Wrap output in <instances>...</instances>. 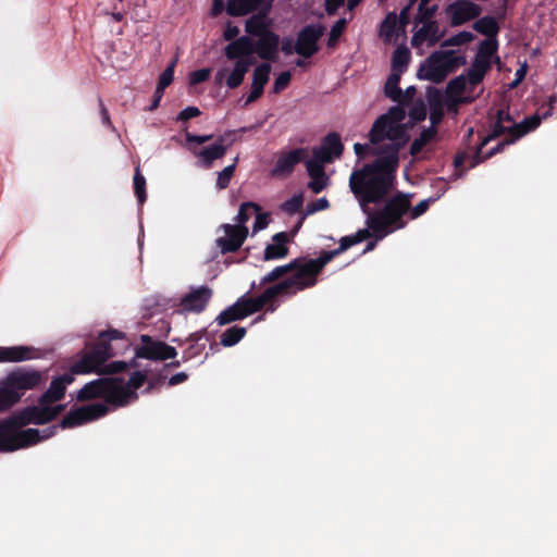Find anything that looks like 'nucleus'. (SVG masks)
I'll return each mask as SVG.
<instances>
[{
  "mask_svg": "<svg viewBox=\"0 0 557 557\" xmlns=\"http://www.w3.org/2000/svg\"><path fill=\"white\" fill-rule=\"evenodd\" d=\"M491 67V61L481 60L474 57L471 66L467 71V79L469 84L472 86L479 85L484 79Z\"/></svg>",
  "mask_w": 557,
  "mask_h": 557,
  "instance_id": "473e14b6",
  "label": "nucleus"
},
{
  "mask_svg": "<svg viewBox=\"0 0 557 557\" xmlns=\"http://www.w3.org/2000/svg\"><path fill=\"white\" fill-rule=\"evenodd\" d=\"M119 381V386L122 389L128 391L131 394L125 397L126 405H128L131 401L136 400L138 398V395L136 391L140 388L144 383L146 382V374L141 371L134 372L128 382L125 384L124 380L122 377H114Z\"/></svg>",
  "mask_w": 557,
  "mask_h": 557,
  "instance_id": "2f4dec72",
  "label": "nucleus"
},
{
  "mask_svg": "<svg viewBox=\"0 0 557 557\" xmlns=\"http://www.w3.org/2000/svg\"><path fill=\"white\" fill-rule=\"evenodd\" d=\"M308 156L306 148H295L289 151L280 153L273 169L271 170V176L273 177H287L289 176L295 166L305 161Z\"/></svg>",
  "mask_w": 557,
  "mask_h": 557,
  "instance_id": "6ab92c4d",
  "label": "nucleus"
},
{
  "mask_svg": "<svg viewBox=\"0 0 557 557\" xmlns=\"http://www.w3.org/2000/svg\"><path fill=\"white\" fill-rule=\"evenodd\" d=\"M410 57V50L407 47H397L392 57V71L403 74L409 64Z\"/></svg>",
  "mask_w": 557,
  "mask_h": 557,
  "instance_id": "e433bc0d",
  "label": "nucleus"
},
{
  "mask_svg": "<svg viewBox=\"0 0 557 557\" xmlns=\"http://www.w3.org/2000/svg\"><path fill=\"white\" fill-rule=\"evenodd\" d=\"M397 24V14L395 12L387 13L380 25V36L384 38L385 41H389L396 35Z\"/></svg>",
  "mask_w": 557,
  "mask_h": 557,
  "instance_id": "ea45409f",
  "label": "nucleus"
},
{
  "mask_svg": "<svg viewBox=\"0 0 557 557\" xmlns=\"http://www.w3.org/2000/svg\"><path fill=\"white\" fill-rule=\"evenodd\" d=\"M438 197H429L426 199L421 200L419 203H417L414 207L410 206V210L408 213L409 219L414 220L424 214L430 206L434 203Z\"/></svg>",
  "mask_w": 557,
  "mask_h": 557,
  "instance_id": "5fc2aeb1",
  "label": "nucleus"
},
{
  "mask_svg": "<svg viewBox=\"0 0 557 557\" xmlns=\"http://www.w3.org/2000/svg\"><path fill=\"white\" fill-rule=\"evenodd\" d=\"M238 34H239V28L235 25H232L231 23H227V25L224 29V33H223V37L225 40L232 42L233 40L237 39Z\"/></svg>",
  "mask_w": 557,
  "mask_h": 557,
  "instance_id": "774afa93",
  "label": "nucleus"
},
{
  "mask_svg": "<svg viewBox=\"0 0 557 557\" xmlns=\"http://www.w3.org/2000/svg\"><path fill=\"white\" fill-rule=\"evenodd\" d=\"M185 138H186V141L188 144L202 145L205 143H208V141L212 140L214 138V135H212V134H209V135H195V134H191L189 132H186L185 133Z\"/></svg>",
  "mask_w": 557,
  "mask_h": 557,
  "instance_id": "0e129e2a",
  "label": "nucleus"
},
{
  "mask_svg": "<svg viewBox=\"0 0 557 557\" xmlns=\"http://www.w3.org/2000/svg\"><path fill=\"white\" fill-rule=\"evenodd\" d=\"M273 244H269L263 253V259L277 260L287 257L289 249L286 244L289 242V236L286 232H280L273 236Z\"/></svg>",
  "mask_w": 557,
  "mask_h": 557,
  "instance_id": "c85d7f7f",
  "label": "nucleus"
},
{
  "mask_svg": "<svg viewBox=\"0 0 557 557\" xmlns=\"http://www.w3.org/2000/svg\"><path fill=\"white\" fill-rule=\"evenodd\" d=\"M228 146L225 135H220L212 145L201 149L190 147L189 150L200 160L205 168L210 169L214 161L222 159L226 154Z\"/></svg>",
  "mask_w": 557,
  "mask_h": 557,
  "instance_id": "4be33fe9",
  "label": "nucleus"
},
{
  "mask_svg": "<svg viewBox=\"0 0 557 557\" xmlns=\"http://www.w3.org/2000/svg\"><path fill=\"white\" fill-rule=\"evenodd\" d=\"M426 99L430 108H443L444 100L442 92L435 87H429L426 90Z\"/></svg>",
  "mask_w": 557,
  "mask_h": 557,
  "instance_id": "13d9d810",
  "label": "nucleus"
},
{
  "mask_svg": "<svg viewBox=\"0 0 557 557\" xmlns=\"http://www.w3.org/2000/svg\"><path fill=\"white\" fill-rule=\"evenodd\" d=\"M498 50V40L497 38H486L480 42L478 52L475 54L476 58L485 61H491L496 55Z\"/></svg>",
  "mask_w": 557,
  "mask_h": 557,
  "instance_id": "79ce46f5",
  "label": "nucleus"
},
{
  "mask_svg": "<svg viewBox=\"0 0 557 557\" xmlns=\"http://www.w3.org/2000/svg\"><path fill=\"white\" fill-rule=\"evenodd\" d=\"M467 81H468L467 76L461 74V75H458V76L454 77L453 79H450L448 82V84L446 86V95L449 98H456V99H454L455 103L468 102L469 101L467 98H465V99H459L458 98L465 91Z\"/></svg>",
  "mask_w": 557,
  "mask_h": 557,
  "instance_id": "c9c22d12",
  "label": "nucleus"
},
{
  "mask_svg": "<svg viewBox=\"0 0 557 557\" xmlns=\"http://www.w3.org/2000/svg\"><path fill=\"white\" fill-rule=\"evenodd\" d=\"M371 236L369 227L359 230L354 235L344 236L339 239V246L336 249L324 250L315 259L298 257L286 264L275 267L260 280V285L271 284L288 274L299 293L312 288L318 284L319 275L329 262Z\"/></svg>",
  "mask_w": 557,
  "mask_h": 557,
  "instance_id": "f03ea898",
  "label": "nucleus"
},
{
  "mask_svg": "<svg viewBox=\"0 0 557 557\" xmlns=\"http://www.w3.org/2000/svg\"><path fill=\"white\" fill-rule=\"evenodd\" d=\"M430 110L431 127H436L444 117V108H430Z\"/></svg>",
  "mask_w": 557,
  "mask_h": 557,
  "instance_id": "338daca9",
  "label": "nucleus"
},
{
  "mask_svg": "<svg viewBox=\"0 0 557 557\" xmlns=\"http://www.w3.org/2000/svg\"><path fill=\"white\" fill-rule=\"evenodd\" d=\"M436 127L424 128L418 138H416L411 145L409 152L412 157L418 156L422 149L436 136Z\"/></svg>",
  "mask_w": 557,
  "mask_h": 557,
  "instance_id": "4c0bfd02",
  "label": "nucleus"
},
{
  "mask_svg": "<svg viewBox=\"0 0 557 557\" xmlns=\"http://www.w3.org/2000/svg\"><path fill=\"white\" fill-rule=\"evenodd\" d=\"M213 292L208 286H199L187 293L180 302L183 312L200 313L208 306Z\"/></svg>",
  "mask_w": 557,
  "mask_h": 557,
  "instance_id": "412c9836",
  "label": "nucleus"
},
{
  "mask_svg": "<svg viewBox=\"0 0 557 557\" xmlns=\"http://www.w3.org/2000/svg\"><path fill=\"white\" fill-rule=\"evenodd\" d=\"M176 61H172L166 69L161 73L157 88L158 92H164V89L171 85L174 78V69H175Z\"/></svg>",
  "mask_w": 557,
  "mask_h": 557,
  "instance_id": "864d4df0",
  "label": "nucleus"
},
{
  "mask_svg": "<svg viewBox=\"0 0 557 557\" xmlns=\"http://www.w3.org/2000/svg\"><path fill=\"white\" fill-rule=\"evenodd\" d=\"M473 29L487 38H497L499 25L492 16H483L474 22Z\"/></svg>",
  "mask_w": 557,
  "mask_h": 557,
  "instance_id": "f704fd0d",
  "label": "nucleus"
},
{
  "mask_svg": "<svg viewBox=\"0 0 557 557\" xmlns=\"http://www.w3.org/2000/svg\"><path fill=\"white\" fill-rule=\"evenodd\" d=\"M20 401L17 395L12 391L5 377L0 380V412H7Z\"/></svg>",
  "mask_w": 557,
  "mask_h": 557,
  "instance_id": "72a5a7b5",
  "label": "nucleus"
},
{
  "mask_svg": "<svg viewBox=\"0 0 557 557\" xmlns=\"http://www.w3.org/2000/svg\"><path fill=\"white\" fill-rule=\"evenodd\" d=\"M247 73V67L243 63H235L234 69L228 75L226 79V86L231 89H235L242 85L244 82L245 75Z\"/></svg>",
  "mask_w": 557,
  "mask_h": 557,
  "instance_id": "49530a36",
  "label": "nucleus"
},
{
  "mask_svg": "<svg viewBox=\"0 0 557 557\" xmlns=\"http://www.w3.org/2000/svg\"><path fill=\"white\" fill-rule=\"evenodd\" d=\"M423 26L419 28L412 36L411 45L417 47L424 41L429 42V46L436 45L443 34L440 33V25L436 21L421 22Z\"/></svg>",
  "mask_w": 557,
  "mask_h": 557,
  "instance_id": "cd10ccee",
  "label": "nucleus"
},
{
  "mask_svg": "<svg viewBox=\"0 0 557 557\" xmlns=\"http://www.w3.org/2000/svg\"><path fill=\"white\" fill-rule=\"evenodd\" d=\"M500 123L503 127L506 129H511V126H518L524 123V120L520 123H517L513 117L510 115L509 108L498 109L496 112L495 121L492 124Z\"/></svg>",
  "mask_w": 557,
  "mask_h": 557,
  "instance_id": "8fccbe9b",
  "label": "nucleus"
},
{
  "mask_svg": "<svg viewBox=\"0 0 557 557\" xmlns=\"http://www.w3.org/2000/svg\"><path fill=\"white\" fill-rule=\"evenodd\" d=\"M108 412L109 407L104 404H89L73 408L62 418L60 428L72 429L104 417Z\"/></svg>",
  "mask_w": 557,
  "mask_h": 557,
  "instance_id": "ddd939ff",
  "label": "nucleus"
},
{
  "mask_svg": "<svg viewBox=\"0 0 557 557\" xmlns=\"http://www.w3.org/2000/svg\"><path fill=\"white\" fill-rule=\"evenodd\" d=\"M292 73L289 71L282 72L275 79L273 84V92L280 94L284 89H286L290 83Z\"/></svg>",
  "mask_w": 557,
  "mask_h": 557,
  "instance_id": "bf43d9fd",
  "label": "nucleus"
},
{
  "mask_svg": "<svg viewBox=\"0 0 557 557\" xmlns=\"http://www.w3.org/2000/svg\"><path fill=\"white\" fill-rule=\"evenodd\" d=\"M313 158L306 161V168L310 177L324 176V164L330 163L326 158H322L315 152H312Z\"/></svg>",
  "mask_w": 557,
  "mask_h": 557,
  "instance_id": "37998d69",
  "label": "nucleus"
},
{
  "mask_svg": "<svg viewBox=\"0 0 557 557\" xmlns=\"http://www.w3.org/2000/svg\"><path fill=\"white\" fill-rule=\"evenodd\" d=\"M541 122L542 117L539 114H534L525 117L523 124L511 126V129H505L499 122L491 124V133L475 148L471 156L469 168H475L481 162L503 152L507 146L515 144L529 133L535 131L541 125Z\"/></svg>",
  "mask_w": 557,
  "mask_h": 557,
  "instance_id": "423d86ee",
  "label": "nucleus"
},
{
  "mask_svg": "<svg viewBox=\"0 0 557 557\" xmlns=\"http://www.w3.org/2000/svg\"><path fill=\"white\" fill-rule=\"evenodd\" d=\"M210 69H200L191 72L189 75V84L195 86L208 81L210 77Z\"/></svg>",
  "mask_w": 557,
  "mask_h": 557,
  "instance_id": "680f3d73",
  "label": "nucleus"
},
{
  "mask_svg": "<svg viewBox=\"0 0 557 557\" xmlns=\"http://www.w3.org/2000/svg\"><path fill=\"white\" fill-rule=\"evenodd\" d=\"M113 341H122L125 347L128 346L123 332L114 329L103 331L94 343L87 344L85 349L77 356V359L72 362V373L116 374L137 367L135 362L129 364L125 361H113L106 364L110 358L116 355L111 344Z\"/></svg>",
  "mask_w": 557,
  "mask_h": 557,
  "instance_id": "7ed1b4c3",
  "label": "nucleus"
},
{
  "mask_svg": "<svg viewBox=\"0 0 557 557\" xmlns=\"http://www.w3.org/2000/svg\"><path fill=\"white\" fill-rule=\"evenodd\" d=\"M51 422L48 414V405L27 406L7 418V425L24 428L28 424L44 425Z\"/></svg>",
  "mask_w": 557,
  "mask_h": 557,
  "instance_id": "dca6fc26",
  "label": "nucleus"
},
{
  "mask_svg": "<svg viewBox=\"0 0 557 557\" xmlns=\"http://www.w3.org/2000/svg\"><path fill=\"white\" fill-rule=\"evenodd\" d=\"M403 146L398 141L382 146L372 163L364 164L350 174V190L364 214L372 209L371 205L381 203L395 189L399 150Z\"/></svg>",
  "mask_w": 557,
  "mask_h": 557,
  "instance_id": "f257e3e1",
  "label": "nucleus"
},
{
  "mask_svg": "<svg viewBox=\"0 0 557 557\" xmlns=\"http://www.w3.org/2000/svg\"><path fill=\"white\" fill-rule=\"evenodd\" d=\"M382 202L381 209L372 208L366 213V224L377 240L406 227L410 210V195L397 191L387 196Z\"/></svg>",
  "mask_w": 557,
  "mask_h": 557,
  "instance_id": "39448f33",
  "label": "nucleus"
},
{
  "mask_svg": "<svg viewBox=\"0 0 557 557\" xmlns=\"http://www.w3.org/2000/svg\"><path fill=\"white\" fill-rule=\"evenodd\" d=\"M108 412L109 407L104 404H89L73 408L62 418L60 428L72 429L104 417Z\"/></svg>",
  "mask_w": 557,
  "mask_h": 557,
  "instance_id": "f8f14e48",
  "label": "nucleus"
},
{
  "mask_svg": "<svg viewBox=\"0 0 557 557\" xmlns=\"http://www.w3.org/2000/svg\"><path fill=\"white\" fill-rule=\"evenodd\" d=\"M347 26L346 18H339L331 28L327 39V47L334 48Z\"/></svg>",
  "mask_w": 557,
  "mask_h": 557,
  "instance_id": "603ef678",
  "label": "nucleus"
},
{
  "mask_svg": "<svg viewBox=\"0 0 557 557\" xmlns=\"http://www.w3.org/2000/svg\"><path fill=\"white\" fill-rule=\"evenodd\" d=\"M438 7L436 4L428 5L422 4V2L419 3L418 12L414 17L416 24H420L421 22H429L433 21V16L435 15Z\"/></svg>",
  "mask_w": 557,
  "mask_h": 557,
  "instance_id": "3c124183",
  "label": "nucleus"
},
{
  "mask_svg": "<svg viewBox=\"0 0 557 557\" xmlns=\"http://www.w3.org/2000/svg\"><path fill=\"white\" fill-rule=\"evenodd\" d=\"M260 211L261 207L258 203L251 201L243 202L235 218V221L237 222L236 225H245V223L249 221L252 213H258Z\"/></svg>",
  "mask_w": 557,
  "mask_h": 557,
  "instance_id": "c03bdc74",
  "label": "nucleus"
},
{
  "mask_svg": "<svg viewBox=\"0 0 557 557\" xmlns=\"http://www.w3.org/2000/svg\"><path fill=\"white\" fill-rule=\"evenodd\" d=\"M201 112L197 107L189 106L178 113L177 121L185 122L193 117L199 116Z\"/></svg>",
  "mask_w": 557,
  "mask_h": 557,
  "instance_id": "69168bd1",
  "label": "nucleus"
},
{
  "mask_svg": "<svg viewBox=\"0 0 557 557\" xmlns=\"http://www.w3.org/2000/svg\"><path fill=\"white\" fill-rule=\"evenodd\" d=\"M245 335H246V329L243 326L235 325V326L226 329L222 333V335L220 337V343L224 347H232V346L236 345L237 343H239L244 338Z\"/></svg>",
  "mask_w": 557,
  "mask_h": 557,
  "instance_id": "58836bf2",
  "label": "nucleus"
},
{
  "mask_svg": "<svg viewBox=\"0 0 557 557\" xmlns=\"http://www.w3.org/2000/svg\"><path fill=\"white\" fill-rule=\"evenodd\" d=\"M302 203H304L302 195L301 194L294 195L292 198H289L282 205V209L289 214H295L298 211H300Z\"/></svg>",
  "mask_w": 557,
  "mask_h": 557,
  "instance_id": "4d7b16f0",
  "label": "nucleus"
},
{
  "mask_svg": "<svg viewBox=\"0 0 557 557\" xmlns=\"http://www.w3.org/2000/svg\"><path fill=\"white\" fill-rule=\"evenodd\" d=\"M466 63V57L457 54L455 50L434 51L421 63L417 76L440 84Z\"/></svg>",
  "mask_w": 557,
  "mask_h": 557,
  "instance_id": "6e6552de",
  "label": "nucleus"
},
{
  "mask_svg": "<svg viewBox=\"0 0 557 557\" xmlns=\"http://www.w3.org/2000/svg\"><path fill=\"white\" fill-rule=\"evenodd\" d=\"M275 284L267 287L257 297L242 296L235 304L224 309L218 317L216 322L219 325H226L232 322L243 320L246 317L261 311L265 306L268 310L273 312L277 309L275 300L278 297H294L299 292L294 285L290 277L287 275L274 282Z\"/></svg>",
  "mask_w": 557,
  "mask_h": 557,
  "instance_id": "20e7f679",
  "label": "nucleus"
},
{
  "mask_svg": "<svg viewBox=\"0 0 557 557\" xmlns=\"http://www.w3.org/2000/svg\"><path fill=\"white\" fill-rule=\"evenodd\" d=\"M253 39L250 36H242L224 48V54L227 60H238L248 54H253Z\"/></svg>",
  "mask_w": 557,
  "mask_h": 557,
  "instance_id": "c756f323",
  "label": "nucleus"
},
{
  "mask_svg": "<svg viewBox=\"0 0 557 557\" xmlns=\"http://www.w3.org/2000/svg\"><path fill=\"white\" fill-rule=\"evenodd\" d=\"M264 0H227L226 12L231 16H244L261 9Z\"/></svg>",
  "mask_w": 557,
  "mask_h": 557,
  "instance_id": "7c9ffc66",
  "label": "nucleus"
},
{
  "mask_svg": "<svg viewBox=\"0 0 557 557\" xmlns=\"http://www.w3.org/2000/svg\"><path fill=\"white\" fill-rule=\"evenodd\" d=\"M74 374L70 369V373H63L62 375L53 377L50 382L49 387L38 397L37 404L39 405H52L64 398L67 385L74 381Z\"/></svg>",
  "mask_w": 557,
  "mask_h": 557,
  "instance_id": "aec40b11",
  "label": "nucleus"
},
{
  "mask_svg": "<svg viewBox=\"0 0 557 557\" xmlns=\"http://www.w3.org/2000/svg\"><path fill=\"white\" fill-rule=\"evenodd\" d=\"M330 207V202L325 197L319 198L317 200H313L309 202L306 207V213L307 214H313L318 211L325 210Z\"/></svg>",
  "mask_w": 557,
  "mask_h": 557,
  "instance_id": "052dcab7",
  "label": "nucleus"
},
{
  "mask_svg": "<svg viewBox=\"0 0 557 557\" xmlns=\"http://www.w3.org/2000/svg\"><path fill=\"white\" fill-rule=\"evenodd\" d=\"M426 113L428 112L424 102L419 99L410 107L408 115L412 122L418 123L425 120Z\"/></svg>",
  "mask_w": 557,
  "mask_h": 557,
  "instance_id": "6e6d98bb",
  "label": "nucleus"
},
{
  "mask_svg": "<svg viewBox=\"0 0 557 557\" xmlns=\"http://www.w3.org/2000/svg\"><path fill=\"white\" fill-rule=\"evenodd\" d=\"M131 393L119 386L114 377H100L86 383L76 395L78 401H87L96 398L104 399V405L113 407L126 406L125 397Z\"/></svg>",
  "mask_w": 557,
  "mask_h": 557,
  "instance_id": "9d476101",
  "label": "nucleus"
},
{
  "mask_svg": "<svg viewBox=\"0 0 557 557\" xmlns=\"http://www.w3.org/2000/svg\"><path fill=\"white\" fill-rule=\"evenodd\" d=\"M325 27L321 24H309L304 26L298 33L295 44V52L309 59L319 51V40L323 36Z\"/></svg>",
  "mask_w": 557,
  "mask_h": 557,
  "instance_id": "2eb2a0df",
  "label": "nucleus"
},
{
  "mask_svg": "<svg viewBox=\"0 0 557 557\" xmlns=\"http://www.w3.org/2000/svg\"><path fill=\"white\" fill-rule=\"evenodd\" d=\"M10 387L17 395L21 401L23 396L30 391L44 388L48 382V369H38L34 367H16L4 376Z\"/></svg>",
  "mask_w": 557,
  "mask_h": 557,
  "instance_id": "9b49d317",
  "label": "nucleus"
},
{
  "mask_svg": "<svg viewBox=\"0 0 557 557\" xmlns=\"http://www.w3.org/2000/svg\"><path fill=\"white\" fill-rule=\"evenodd\" d=\"M344 145L342 143L338 133H329L322 140L320 147H314L312 152L318 153L322 158H326L329 162H332L335 158H339L343 154Z\"/></svg>",
  "mask_w": 557,
  "mask_h": 557,
  "instance_id": "a878e982",
  "label": "nucleus"
},
{
  "mask_svg": "<svg viewBox=\"0 0 557 557\" xmlns=\"http://www.w3.org/2000/svg\"><path fill=\"white\" fill-rule=\"evenodd\" d=\"M327 185V177L324 176H314L311 177V181L308 183V187L314 193H321Z\"/></svg>",
  "mask_w": 557,
  "mask_h": 557,
  "instance_id": "e2e57ef3",
  "label": "nucleus"
},
{
  "mask_svg": "<svg viewBox=\"0 0 557 557\" xmlns=\"http://www.w3.org/2000/svg\"><path fill=\"white\" fill-rule=\"evenodd\" d=\"M238 162V157H236L232 164L225 166L221 172L218 173V178L215 186L219 190L225 189L228 187L231 180L235 173L236 166Z\"/></svg>",
  "mask_w": 557,
  "mask_h": 557,
  "instance_id": "a18cd8bd",
  "label": "nucleus"
},
{
  "mask_svg": "<svg viewBox=\"0 0 557 557\" xmlns=\"http://www.w3.org/2000/svg\"><path fill=\"white\" fill-rule=\"evenodd\" d=\"M401 74L397 72L391 73L388 76L385 86H384V94L386 97H388L392 101H400L399 98L401 97V88L399 87Z\"/></svg>",
  "mask_w": 557,
  "mask_h": 557,
  "instance_id": "a19ab883",
  "label": "nucleus"
},
{
  "mask_svg": "<svg viewBox=\"0 0 557 557\" xmlns=\"http://www.w3.org/2000/svg\"><path fill=\"white\" fill-rule=\"evenodd\" d=\"M481 7L469 0H456L449 3L445 12L450 18L451 26H460L481 14Z\"/></svg>",
  "mask_w": 557,
  "mask_h": 557,
  "instance_id": "a211bd4d",
  "label": "nucleus"
},
{
  "mask_svg": "<svg viewBox=\"0 0 557 557\" xmlns=\"http://www.w3.org/2000/svg\"><path fill=\"white\" fill-rule=\"evenodd\" d=\"M416 91L414 86H409L405 91L401 90L400 101H395L396 106L375 120L369 133L371 144L377 145L385 139L404 145L407 143L406 127L401 122L406 116L405 107L411 103Z\"/></svg>",
  "mask_w": 557,
  "mask_h": 557,
  "instance_id": "0eeeda50",
  "label": "nucleus"
},
{
  "mask_svg": "<svg viewBox=\"0 0 557 557\" xmlns=\"http://www.w3.org/2000/svg\"><path fill=\"white\" fill-rule=\"evenodd\" d=\"M271 9V2L262 7L256 14L251 15L245 23V30L250 36L260 37L271 32L269 28L268 14Z\"/></svg>",
  "mask_w": 557,
  "mask_h": 557,
  "instance_id": "bb28decb",
  "label": "nucleus"
},
{
  "mask_svg": "<svg viewBox=\"0 0 557 557\" xmlns=\"http://www.w3.org/2000/svg\"><path fill=\"white\" fill-rule=\"evenodd\" d=\"M14 428L7 425V418L0 421V451L10 453L36 445L53 436L58 426L52 425L42 431L37 429Z\"/></svg>",
  "mask_w": 557,
  "mask_h": 557,
  "instance_id": "1a4fd4ad",
  "label": "nucleus"
},
{
  "mask_svg": "<svg viewBox=\"0 0 557 557\" xmlns=\"http://www.w3.org/2000/svg\"><path fill=\"white\" fill-rule=\"evenodd\" d=\"M270 73L271 65L268 62L261 63L253 70L251 90L245 100V106L257 101L263 95L264 86L269 82Z\"/></svg>",
  "mask_w": 557,
  "mask_h": 557,
  "instance_id": "393cba45",
  "label": "nucleus"
},
{
  "mask_svg": "<svg viewBox=\"0 0 557 557\" xmlns=\"http://www.w3.org/2000/svg\"><path fill=\"white\" fill-rule=\"evenodd\" d=\"M224 235L215 239L216 247L221 253L236 252L248 236V228L245 225L222 224Z\"/></svg>",
  "mask_w": 557,
  "mask_h": 557,
  "instance_id": "f3484780",
  "label": "nucleus"
},
{
  "mask_svg": "<svg viewBox=\"0 0 557 557\" xmlns=\"http://www.w3.org/2000/svg\"><path fill=\"white\" fill-rule=\"evenodd\" d=\"M280 45V36L274 32L265 33L253 40V54L257 53L260 59L275 62L277 59V51Z\"/></svg>",
  "mask_w": 557,
  "mask_h": 557,
  "instance_id": "b1692460",
  "label": "nucleus"
},
{
  "mask_svg": "<svg viewBox=\"0 0 557 557\" xmlns=\"http://www.w3.org/2000/svg\"><path fill=\"white\" fill-rule=\"evenodd\" d=\"M134 193L137 197V200H138V203L140 206L144 205V202L146 201L147 199V194H146V178L144 177V175L140 173V169L139 166H137L135 169V174H134Z\"/></svg>",
  "mask_w": 557,
  "mask_h": 557,
  "instance_id": "de8ad7c7",
  "label": "nucleus"
},
{
  "mask_svg": "<svg viewBox=\"0 0 557 557\" xmlns=\"http://www.w3.org/2000/svg\"><path fill=\"white\" fill-rule=\"evenodd\" d=\"M141 345L136 347L135 356L141 359L165 361L176 357L177 351L174 347L161 341H156L149 335L140 336Z\"/></svg>",
  "mask_w": 557,
  "mask_h": 557,
  "instance_id": "4468645a",
  "label": "nucleus"
},
{
  "mask_svg": "<svg viewBox=\"0 0 557 557\" xmlns=\"http://www.w3.org/2000/svg\"><path fill=\"white\" fill-rule=\"evenodd\" d=\"M39 357V349L33 346H0V363H18Z\"/></svg>",
  "mask_w": 557,
  "mask_h": 557,
  "instance_id": "5701e85b",
  "label": "nucleus"
},
{
  "mask_svg": "<svg viewBox=\"0 0 557 557\" xmlns=\"http://www.w3.org/2000/svg\"><path fill=\"white\" fill-rule=\"evenodd\" d=\"M474 39V35L471 32L462 30L447 39H445L441 47H453V46H461L471 42Z\"/></svg>",
  "mask_w": 557,
  "mask_h": 557,
  "instance_id": "09e8293b",
  "label": "nucleus"
}]
</instances>
